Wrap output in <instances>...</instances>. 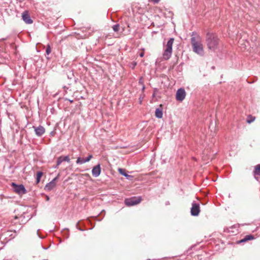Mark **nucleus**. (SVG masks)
Wrapping results in <instances>:
<instances>
[{
  "label": "nucleus",
  "instance_id": "obj_28",
  "mask_svg": "<svg viewBox=\"0 0 260 260\" xmlns=\"http://www.w3.org/2000/svg\"><path fill=\"white\" fill-rule=\"evenodd\" d=\"M139 83H142V79H140V80L139 81Z\"/></svg>",
  "mask_w": 260,
  "mask_h": 260
},
{
  "label": "nucleus",
  "instance_id": "obj_31",
  "mask_svg": "<svg viewBox=\"0 0 260 260\" xmlns=\"http://www.w3.org/2000/svg\"><path fill=\"white\" fill-rule=\"evenodd\" d=\"M6 39H5V38H3V39H2V40H5Z\"/></svg>",
  "mask_w": 260,
  "mask_h": 260
},
{
  "label": "nucleus",
  "instance_id": "obj_26",
  "mask_svg": "<svg viewBox=\"0 0 260 260\" xmlns=\"http://www.w3.org/2000/svg\"><path fill=\"white\" fill-rule=\"evenodd\" d=\"M59 166H57V161L56 162V165L54 167L55 169L58 168Z\"/></svg>",
  "mask_w": 260,
  "mask_h": 260
},
{
  "label": "nucleus",
  "instance_id": "obj_19",
  "mask_svg": "<svg viewBox=\"0 0 260 260\" xmlns=\"http://www.w3.org/2000/svg\"><path fill=\"white\" fill-rule=\"evenodd\" d=\"M247 241L251 240L254 239V237L251 235H248L245 236Z\"/></svg>",
  "mask_w": 260,
  "mask_h": 260
},
{
  "label": "nucleus",
  "instance_id": "obj_21",
  "mask_svg": "<svg viewBox=\"0 0 260 260\" xmlns=\"http://www.w3.org/2000/svg\"><path fill=\"white\" fill-rule=\"evenodd\" d=\"M50 52H51V48H50V46L48 45L46 49V53L47 55H49L50 53Z\"/></svg>",
  "mask_w": 260,
  "mask_h": 260
},
{
  "label": "nucleus",
  "instance_id": "obj_22",
  "mask_svg": "<svg viewBox=\"0 0 260 260\" xmlns=\"http://www.w3.org/2000/svg\"><path fill=\"white\" fill-rule=\"evenodd\" d=\"M92 158V155L90 154L85 158V160L86 161V162H88Z\"/></svg>",
  "mask_w": 260,
  "mask_h": 260
},
{
  "label": "nucleus",
  "instance_id": "obj_6",
  "mask_svg": "<svg viewBox=\"0 0 260 260\" xmlns=\"http://www.w3.org/2000/svg\"><path fill=\"white\" fill-rule=\"evenodd\" d=\"M200 212V208L199 204L193 202L190 209L191 215L193 216H197L199 214Z\"/></svg>",
  "mask_w": 260,
  "mask_h": 260
},
{
  "label": "nucleus",
  "instance_id": "obj_5",
  "mask_svg": "<svg viewBox=\"0 0 260 260\" xmlns=\"http://www.w3.org/2000/svg\"><path fill=\"white\" fill-rule=\"evenodd\" d=\"M141 201L140 197H132L125 200V204L127 206H132L138 204Z\"/></svg>",
  "mask_w": 260,
  "mask_h": 260
},
{
  "label": "nucleus",
  "instance_id": "obj_13",
  "mask_svg": "<svg viewBox=\"0 0 260 260\" xmlns=\"http://www.w3.org/2000/svg\"><path fill=\"white\" fill-rule=\"evenodd\" d=\"M162 111L160 108H157L155 110V115L158 118H161L162 117Z\"/></svg>",
  "mask_w": 260,
  "mask_h": 260
},
{
  "label": "nucleus",
  "instance_id": "obj_7",
  "mask_svg": "<svg viewBox=\"0 0 260 260\" xmlns=\"http://www.w3.org/2000/svg\"><path fill=\"white\" fill-rule=\"evenodd\" d=\"M186 92L184 88H181L178 89L176 92V98L178 101H182L185 97Z\"/></svg>",
  "mask_w": 260,
  "mask_h": 260
},
{
  "label": "nucleus",
  "instance_id": "obj_3",
  "mask_svg": "<svg viewBox=\"0 0 260 260\" xmlns=\"http://www.w3.org/2000/svg\"><path fill=\"white\" fill-rule=\"evenodd\" d=\"M174 38H170L167 42L166 49L163 53V58L167 60L170 58L172 53V46L174 42Z\"/></svg>",
  "mask_w": 260,
  "mask_h": 260
},
{
  "label": "nucleus",
  "instance_id": "obj_24",
  "mask_svg": "<svg viewBox=\"0 0 260 260\" xmlns=\"http://www.w3.org/2000/svg\"><path fill=\"white\" fill-rule=\"evenodd\" d=\"M78 223H79V222H78V223H77V224H76V228H77V229H78L79 230H80V231H83L84 230H83L82 229H81V228H79V227H78Z\"/></svg>",
  "mask_w": 260,
  "mask_h": 260
},
{
  "label": "nucleus",
  "instance_id": "obj_16",
  "mask_svg": "<svg viewBox=\"0 0 260 260\" xmlns=\"http://www.w3.org/2000/svg\"><path fill=\"white\" fill-rule=\"evenodd\" d=\"M86 162V161L85 160V158L79 157L77 158V159L76 160V163L79 165H82L84 163Z\"/></svg>",
  "mask_w": 260,
  "mask_h": 260
},
{
  "label": "nucleus",
  "instance_id": "obj_23",
  "mask_svg": "<svg viewBox=\"0 0 260 260\" xmlns=\"http://www.w3.org/2000/svg\"><path fill=\"white\" fill-rule=\"evenodd\" d=\"M247 241L246 238L244 237V238H243L242 239L240 240V241H239L238 242V243H243V242H245Z\"/></svg>",
  "mask_w": 260,
  "mask_h": 260
},
{
  "label": "nucleus",
  "instance_id": "obj_25",
  "mask_svg": "<svg viewBox=\"0 0 260 260\" xmlns=\"http://www.w3.org/2000/svg\"><path fill=\"white\" fill-rule=\"evenodd\" d=\"M144 54V53L141 52V53H140L139 55H140V57H143Z\"/></svg>",
  "mask_w": 260,
  "mask_h": 260
},
{
  "label": "nucleus",
  "instance_id": "obj_29",
  "mask_svg": "<svg viewBox=\"0 0 260 260\" xmlns=\"http://www.w3.org/2000/svg\"><path fill=\"white\" fill-rule=\"evenodd\" d=\"M145 89V86L144 85L143 86V87H142V90H144Z\"/></svg>",
  "mask_w": 260,
  "mask_h": 260
},
{
  "label": "nucleus",
  "instance_id": "obj_9",
  "mask_svg": "<svg viewBox=\"0 0 260 260\" xmlns=\"http://www.w3.org/2000/svg\"><path fill=\"white\" fill-rule=\"evenodd\" d=\"M57 177H55L50 182L48 183L45 186V189L47 191L51 190L56 185V181Z\"/></svg>",
  "mask_w": 260,
  "mask_h": 260
},
{
  "label": "nucleus",
  "instance_id": "obj_27",
  "mask_svg": "<svg viewBox=\"0 0 260 260\" xmlns=\"http://www.w3.org/2000/svg\"><path fill=\"white\" fill-rule=\"evenodd\" d=\"M49 200V197L48 196H46V201H48Z\"/></svg>",
  "mask_w": 260,
  "mask_h": 260
},
{
  "label": "nucleus",
  "instance_id": "obj_2",
  "mask_svg": "<svg viewBox=\"0 0 260 260\" xmlns=\"http://www.w3.org/2000/svg\"><path fill=\"white\" fill-rule=\"evenodd\" d=\"M191 44L194 52L201 56L204 55L202 40L199 36L191 37Z\"/></svg>",
  "mask_w": 260,
  "mask_h": 260
},
{
  "label": "nucleus",
  "instance_id": "obj_12",
  "mask_svg": "<svg viewBox=\"0 0 260 260\" xmlns=\"http://www.w3.org/2000/svg\"><path fill=\"white\" fill-rule=\"evenodd\" d=\"M57 166H59L63 161H67L69 162L70 159L68 155L67 156H60L57 158Z\"/></svg>",
  "mask_w": 260,
  "mask_h": 260
},
{
  "label": "nucleus",
  "instance_id": "obj_20",
  "mask_svg": "<svg viewBox=\"0 0 260 260\" xmlns=\"http://www.w3.org/2000/svg\"><path fill=\"white\" fill-rule=\"evenodd\" d=\"M119 24H115L113 26L112 28L115 32H117L119 30Z\"/></svg>",
  "mask_w": 260,
  "mask_h": 260
},
{
  "label": "nucleus",
  "instance_id": "obj_18",
  "mask_svg": "<svg viewBox=\"0 0 260 260\" xmlns=\"http://www.w3.org/2000/svg\"><path fill=\"white\" fill-rule=\"evenodd\" d=\"M255 119V117H253L251 115H249L247 117L246 121L248 123H251L254 121Z\"/></svg>",
  "mask_w": 260,
  "mask_h": 260
},
{
  "label": "nucleus",
  "instance_id": "obj_14",
  "mask_svg": "<svg viewBox=\"0 0 260 260\" xmlns=\"http://www.w3.org/2000/svg\"><path fill=\"white\" fill-rule=\"evenodd\" d=\"M118 171L119 172V173L124 176V177H126L127 179H129V178H132V176H131V175H128L126 173V171L124 169H121V168H119L118 169Z\"/></svg>",
  "mask_w": 260,
  "mask_h": 260
},
{
  "label": "nucleus",
  "instance_id": "obj_15",
  "mask_svg": "<svg viewBox=\"0 0 260 260\" xmlns=\"http://www.w3.org/2000/svg\"><path fill=\"white\" fill-rule=\"evenodd\" d=\"M253 173L255 176L260 175V164L257 165L255 167Z\"/></svg>",
  "mask_w": 260,
  "mask_h": 260
},
{
  "label": "nucleus",
  "instance_id": "obj_11",
  "mask_svg": "<svg viewBox=\"0 0 260 260\" xmlns=\"http://www.w3.org/2000/svg\"><path fill=\"white\" fill-rule=\"evenodd\" d=\"M33 127L34 128L36 135L38 137L42 136L45 132V128L43 126H33Z\"/></svg>",
  "mask_w": 260,
  "mask_h": 260
},
{
  "label": "nucleus",
  "instance_id": "obj_10",
  "mask_svg": "<svg viewBox=\"0 0 260 260\" xmlns=\"http://www.w3.org/2000/svg\"><path fill=\"white\" fill-rule=\"evenodd\" d=\"M92 176L94 177H98L100 176L101 172V165L100 164H98V165L94 166L92 170Z\"/></svg>",
  "mask_w": 260,
  "mask_h": 260
},
{
  "label": "nucleus",
  "instance_id": "obj_4",
  "mask_svg": "<svg viewBox=\"0 0 260 260\" xmlns=\"http://www.w3.org/2000/svg\"><path fill=\"white\" fill-rule=\"evenodd\" d=\"M11 186L14 191L19 194H24L26 193V190L23 184L18 185L14 182H12Z\"/></svg>",
  "mask_w": 260,
  "mask_h": 260
},
{
  "label": "nucleus",
  "instance_id": "obj_8",
  "mask_svg": "<svg viewBox=\"0 0 260 260\" xmlns=\"http://www.w3.org/2000/svg\"><path fill=\"white\" fill-rule=\"evenodd\" d=\"M22 20L28 24H31L33 21L31 19L27 11H25L23 12L22 14Z\"/></svg>",
  "mask_w": 260,
  "mask_h": 260
},
{
  "label": "nucleus",
  "instance_id": "obj_17",
  "mask_svg": "<svg viewBox=\"0 0 260 260\" xmlns=\"http://www.w3.org/2000/svg\"><path fill=\"white\" fill-rule=\"evenodd\" d=\"M43 175V172L39 171L37 173L36 183L38 184L40 181V179Z\"/></svg>",
  "mask_w": 260,
  "mask_h": 260
},
{
  "label": "nucleus",
  "instance_id": "obj_30",
  "mask_svg": "<svg viewBox=\"0 0 260 260\" xmlns=\"http://www.w3.org/2000/svg\"><path fill=\"white\" fill-rule=\"evenodd\" d=\"M69 101H70V103H73V100H69Z\"/></svg>",
  "mask_w": 260,
  "mask_h": 260
},
{
  "label": "nucleus",
  "instance_id": "obj_1",
  "mask_svg": "<svg viewBox=\"0 0 260 260\" xmlns=\"http://www.w3.org/2000/svg\"><path fill=\"white\" fill-rule=\"evenodd\" d=\"M206 43L209 50L215 52L218 49L219 39L216 35L211 33H207L206 37Z\"/></svg>",
  "mask_w": 260,
  "mask_h": 260
}]
</instances>
